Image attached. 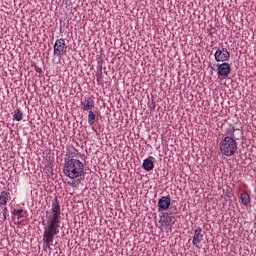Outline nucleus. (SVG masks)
Wrapping results in <instances>:
<instances>
[{"label": "nucleus", "mask_w": 256, "mask_h": 256, "mask_svg": "<svg viewBox=\"0 0 256 256\" xmlns=\"http://www.w3.org/2000/svg\"><path fill=\"white\" fill-rule=\"evenodd\" d=\"M43 226V241L51 249L55 235H59V229L61 228V204H59L57 198L52 201L51 209L46 211V224L43 222Z\"/></svg>", "instance_id": "nucleus-1"}, {"label": "nucleus", "mask_w": 256, "mask_h": 256, "mask_svg": "<svg viewBox=\"0 0 256 256\" xmlns=\"http://www.w3.org/2000/svg\"><path fill=\"white\" fill-rule=\"evenodd\" d=\"M225 137L220 141V153L226 157H233L237 153V141L243 135L241 129L229 126L225 131Z\"/></svg>", "instance_id": "nucleus-2"}, {"label": "nucleus", "mask_w": 256, "mask_h": 256, "mask_svg": "<svg viewBox=\"0 0 256 256\" xmlns=\"http://www.w3.org/2000/svg\"><path fill=\"white\" fill-rule=\"evenodd\" d=\"M63 173L69 179H78L85 173V164L79 159H68L64 163Z\"/></svg>", "instance_id": "nucleus-3"}, {"label": "nucleus", "mask_w": 256, "mask_h": 256, "mask_svg": "<svg viewBox=\"0 0 256 256\" xmlns=\"http://www.w3.org/2000/svg\"><path fill=\"white\" fill-rule=\"evenodd\" d=\"M53 54L55 57H63V55H67V44H65V39L60 38L55 41Z\"/></svg>", "instance_id": "nucleus-4"}, {"label": "nucleus", "mask_w": 256, "mask_h": 256, "mask_svg": "<svg viewBox=\"0 0 256 256\" xmlns=\"http://www.w3.org/2000/svg\"><path fill=\"white\" fill-rule=\"evenodd\" d=\"M215 61L218 63H225L231 59V53L228 52L227 48H218L214 53Z\"/></svg>", "instance_id": "nucleus-5"}, {"label": "nucleus", "mask_w": 256, "mask_h": 256, "mask_svg": "<svg viewBox=\"0 0 256 256\" xmlns=\"http://www.w3.org/2000/svg\"><path fill=\"white\" fill-rule=\"evenodd\" d=\"M218 77H227L231 73V65L227 62L217 64Z\"/></svg>", "instance_id": "nucleus-6"}, {"label": "nucleus", "mask_w": 256, "mask_h": 256, "mask_svg": "<svg viewBox=\"0 0 256 256\" xmlns=\"http://www.w3.org/2000/svg\"><path fill=\"white\" fill-rule=\"evenodd\" d=\"M158 211H167L171 207V196H162L158 200Z\"/></svg>", "instance_id": "nucleus-7"}, {"label": "nucleus", "mask_w": 256, "mask_h": 256, "mask_svg": "<svg viewBox=\"0 0 256 256\" xmlns=\"http://www.w3.org/2000/svg\"><path fill=\"white\" fill-rule=\"evenodd\" d=\"M82 111L91 112L95 109V100L91 97H86L84 101H81Z\"/></svg>", "instance_id": "nucleus-8"}, {"label": "nucleus", "mask_w": 256, "mask_h": 256, "mask_svg": "<svg viewBox=\"0 0 256 256\" xmlns=\"http://www.w3.org/2000/svg\"><path fill=\"white\" fill-rule=\"evenodd\" d=\"M172 221H173V217L171 215L163 214L162 216H160L159 223L161 224V227H163L164 229H171L173 225Z\"/></svg>", "instance_id": "nucleus-9"}, {"label": "nucleus", "mask_w": 256, "mask_h": 256, "mask_svg": "<svg viewBox=\"0 0 256 256\" xmlns=\"http://www.w3.org/2000/svg\"><path fill=\"white\" fill-rule=\"evenodd\" d=\"M201 241H203V229H201V227H197L196 230L194 231L192 245L199 249V243H201Z\"/></svg>", "instance_id": "nucleus-10"}, {"label": "nucleus", "mask_w": 256, "mask_h": 256, "mask_svg": "<svg viewBox=\"0 0 256 256\" xmlns=\"http://www.w3.org/2000/svg\"><path fill=\"white\" fill-rule=\"evenodd\" d=\"M142 167L144 171H153L155 169V163H153L151 158H146L142 163Z\"/></svg>", "instance_id": "nucleus-11"}, {"label": "nucleus", "mask_w": 256, "mask_h": 256, "mask_svg": "<svg viewBox=\"0 0 256 256\" xmlns=\"http://www.w3.org/2000/svg\"><path fill=\"white\" fill-rule=\"evenodd\" d=\"M9 197H11V193H9L8 191H2L0 194V206L1 207H5V205H7V203H9Z\"/></svg>", "instance_id": "nucleus-12"}, {"label": "nucleus", "mask_w": 256, "mask_h": 256, "mask_svg": "<svg viewBox=\"0 0 256 256\" xmlns=\"http://www.w3.org/2000/svg\"><path fill=\"white\" fill-rule=\"evenodd\" d=\"M241 203L245 207H249L251 205V196H249V193L247 192H242L240 195Z\"/></svg>", "instance_id": "nucleus-13"}, {"label": "nucleus", "mask_w": 256, "mask_h": 256, "mask_svg": "<svg viewBox=\"0 0 256 256\" xmlns=\"http://www.w3.org/2000/svg\"><path fill=\"white\" fill-rule=\"evenodd\" d=\"M97 121H99V118H97L95 112H88V124L90 125V127H93L95 123H97Z\"/></svg>", "instance_id": "nucleus-14"}, {"label": "nucleus", "mask_w": 256, "mask_h": 256, "mask_svg": "<svg viewBox=\"0 0 256 256\" xmlns=\"http://www.w3.org/2000/svg\"><path fill=\"white\" fill-rule=\"evenodd\" d=\"M13 117L15 121H23V112L21 111V109L17 108L16 110H14Z\"/></svg>", "instance_id": "nucleus-15"}, {"label": "nucleus", "mask_w": 256, "mask_h": 256, "mask_svg": "<svg viewBox=\"0 0 256 256\" xmlns=\"http://www.w3.org/2000/svg\"><path fill=\"white\" fill-rule=\"evenodd\" d=\"M70 155H69V159H77V157H79V151H77V149L73 148L71 151H69Z\"/></svg>", "instance_id": "nucleus-16"}, {"label": "nucleus", "mask_w": 256, "mask_h": 256, "mask_svg": "<svg viewBox=\"0 0 256 256\" xmlns=\"http://www.w3.org/2000/svg\"><path fill=\"white\" fill-rule=\"evenodd\" d=\"M2 213H3L4 221H7V217H9V209L7 207H3Z\"/></svg>", "instance_id": "nucleus-17"}, {"label": "nucleus", "mask_w": 256, "mask_h": 256, "mask_svg": "<svg viewBox=\"0 0 256 256\" xmlns=\"http://www.w3.org/2000/svg\"><path fill=\"white\" fill-rule=\"evenodd\" d=\"M21 213H23V209H14L12 211V215H21Z\"/></svg>", "instance_id": "nucleus-18"}, {"label": "nucleus", "mask_w": 256, "mask_h": 256, "mask_svg": "<svg viewBox=\"0 0 256 256\" xmlns=\"http://www.w3.org/2000/svg\"><path fill=\"white\" fill-rule=\"evenodd\" d=\"M68 185H71V187H75V183L73 182H68Z\"/></svg>", "instance_id": "nucleus-19"}, {"label": "nucleus", "mask_w": 256, "mask_h": 256, "mask_svg": "<svg viewBox=\"0 0 256 256\" xmlns=\"http://www.w3.org/2000/svg\"><path fill=\"white\" fill-rule=\"evenodd\" d=\"M37 73H41V68H36Z\"/></svg>", "instance_id": "nucleus-20"}, {"label": "nucleus", "mask_w": 256, "mask_h": 256, "mask_svg": "<svg viewBox=\"0 0 256 256\" xmlns=\"http://www.w3.org/2000/svg\"><path fill=\"white\" fill-rule=\"evenodd\" d=\"M18 219H21V216H19Z\"/></svg>", "instance_id": "nucleus-21"}]
</instances>
